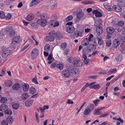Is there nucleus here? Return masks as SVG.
<instances>
[{"label": "nucleus", "mask_w": 125, "mask_h": 125, "mask_svg": "<svg viewBox=\"0 0 125 125\" xmlns=\"http://www.w3.org/2000/svg\"><path fill=\"white\" fill-rule=\"evenodd\" d=\"M50 49V46L49 44H46L45 45L44 47V50L46 51H49Z\"/></svg>", "instance_id": "nucleus-35"}, {"label": "nucleus", "mask_w": 125, "mask_h": 125, "mask_svg": "<svg viewBox=\"0 0 125 125\" xmlns=\"http://www.w3.org/2000/svg\"><path fill=\"white\" fill-rule=\"evenodd\" d=\"M72 63L75 66L78 67L81 65V62L79 60H75L73 61Z\"/></svg>", "instance_id": "nucleus-15"}, {"label": "nucleus", "mask_w": 125, "mask_h": 125, "mask_svg": "<svg viewBox=\"0 0 125 125\" xmlns=\"http://www.w3.org/2000/svg\"><path fill=\"white\" fill-rule=\"evenodd\" d=\"M100 86L99 84H95L93 86H91L90 88L91 89H94L95 90H98L100 88Z\"/></svg>", "instance_id": "nucleus-31"}, {"label": "nucleus", "mask_w": 125, "mask_h": 125, "mask_svg": "<svg viewBox=\"0 0 125 125\" xmlns=\"http://www.w3.org/2000/svg\"><path fill=\"white\" fill-rule=\"evenodd\" d=\"M39 54V51L36 48L33 49L32 51L31 54V58L32 59L35 58Z\"/></svg>", "instance_id": "nucleus-3"}, {"label": "nucleus", "mask_w": 125, "mask_h": 125, "mask_svg": "<svg viewBox=\"0 0 125 125\" xmlns=\"http://www.w3.org/2000/svg\"><path fill=\"white\" fill-rule=\"evenodd\" d=\"M29 95L27 93H25L22 94L21 96V98L23 100H25L29 97Z\"/></svg>", "instance_id": "nucleus-24"}, {"label": "nucleus", "mask_w": 125, "mask_h": 125, "mask_svg": "<svg viewBox=\"0 0 125 125\" xmlns=\"http://www.w3.org/2000/svg\"><path fill=\"white\" fill-rule=\"evenodd\" d=\"M1 123L2 125H9L8 123L5 120H2Z\"/></svg>", "instance_id": "nucleus-55"}, {"label": "nucleus", "mask_w": 125, "mask_h": 125, "mask_svg": "<svg viewBox=\"0 0 125 125\" xmlns=\"http://www.w3.org/2000/svg\"><path fill=\"white\" fill-rule=\"evenodd\" d=\"M83 27L85 28V32L86 33H88L91 30L90 29L88 28L89 27V25H83Z\"/></svg>", "instance_id": "nucleus-32"}, {"label": "nucleus", "mask_w": 125, "mask_h": 125, "mask_svg": "<svg viewBox=\"0 0 125 125\" xmlns=\"http://www.w3.org/2000/svg\"><path fill=\"white\" fill-rule=\"evenodd\" d=\"M5 114L8 115H11L12 114V112L11 110L8 108V107L7 109L4 112Z\"/></svg>", "instance_id": "nucleus-27"}, {"label": "nucleus", "mask_w": 125, "mask_h": 125, "mask_svg": "<svg viewBox=\"0 0 125 125\" xmlns=\"http://www.w3.org/2000/svg\"><path fill=\"white\" fill-rule=\"evenodd\" d=\"M101 34H97L96 35V38L98 40L99 39H102V38L101 37V36L100 35Z\"/></svg>", "instance_id": "nucleus-62"}, {"label": "nucleus", "mask_w": 125, "mask_h": 125, "mask_svg": "<svg viewBox=\"0 0 125 125\" xmlns=\"http://www.w3.org/2000/svg\"><path fill=\"white\" fill-rule=\"evenodd\" d=\"M33 102V100H27L25 102V105L26 107H30L31 106Z\"/></svg>", "instance_id": "nucleus-14"}, {"label": "nucleus", "mask_w": 125, "mask_h": 125, "mask_svg": "<svg viewBox=\"0 0 125 125\" xmlns=\"http://www.w3.org/2000/svg\"><path fill=\"white\" fill-rule=\"evenodd\" d=\"M111 23L112 26L114 27H116L118 25L117 23L118 22L117 21H115V20H113L111 22Z\"/></svg>", "instance_id": "nucleus-41"}, {"label": "nucleus", "mask_w": 125, "mask_h": 125, "mask_svg": "<svg viewBox=\"0 0 125 125\" xmlns=\"http://www.w3.org/2000/svg\"><path fill=\"white\" fill-rule=\"evenodd\" d=\"M29 91L30 93L32 94H34L36 92V91L35 88L32 87L30 88Z\"/></svg>", "instance_id": "nucleus-34"}, {"label": "nucleus", "mask_w": 125, "mask_h": 125, "mask_svg": "<svg viewBox=\"0 0 125 125\" xmlns=\"http://www.w3.org/2000/svg\"><path fill=\"white\" fill-rule=\"evenodd\" d=\"M93 13L95 14V16L97 17H101L102 15L101 13L97 10H95L92 11Z\"/></svg>", "instance_id": "nucleus-18"}, {"label": "nucleus", "mask_w": 125, "mask_h": 125, "mask_svg": "<svg viewBox=\"0 0 125 125\" xmlns=\"http://www.w3.org/2000/svg\"><path fill=\"white\" fill-rule=\"evenodd\" d=\"M56 65V63L54 62L51 65V67L52 68H54L55 67Z\"/></svg>", "instance_id": "nucleus-64"}, {"label": "nucleus", "mask_w": 125, "mask_h": 125, "mask_svg": "<svg viewBox=\"0 0 125 125\" xmlns=\"http://www.w3.org/2000/svg\"><path fill=\"white\" fill-rule=\"evenodd\" d=\"M100 101V100L99 99H97L95 100H94L93 101V102L94 103V105L95 106H97V103L99 102Z\"/></svg>", "instance_id": "nucleus-59"}, {"label": "nucleus", "mask_w": 125, "mask_h": 125, "mask_svg": "<svg viewBox=\"0 0 125 125\" xmlns=\"http://www.w3.org/2000/svg\"><path fill=\"white\" fill-rule=\"evenodd\" d=\"M124 22L122 21H119L118 22V25L119 26H122L124 24Z\"/></svg>", "instance_id": "nucleus-53"}, {"label": "nucleus", "mask_w": 125, "mask_h": 125, "mask_svg": "<svg viewBox=\"0 0 125 125\" xmlns=\"http://www.w3.org/2000/svg\"><path fill=\"white\" fill-rule=\"evenodd\" d=\"M12 15L10 13H8L6 16V19L7 20H9L10 19Z\"/></svg>", "instance_id": "nucleus-56"}, {"label": "nucleus", "mask_w": 125, "mask_h": 125, "mask_svg": "<svg viewBox=\"0 0 125 125\" xmlns=\"http://www.w3.org/2000/svg\"><path fill=\"white\" fill-rule=\"evenodd\" d=\"M112 10L116 12H120L122 10L121 7L118 5H115L113 6L112 7Z\"/></svg>", "instance_id": "nucleus-8"}, {"label": "nucleus", "mask_w": 125, "mask_h": 125, "mask_svg": "<svg viewBox=\"0 0 125 125\" xmlns=\"http://www.w3.org/2000/svg\"><path fill=\"white\" fill-rule=\"evenodd\" d=\"M5 17V15L4 12L3 11L0 12V18L1 19L4 18Z\"/></svg>", "instance_id": "nucleus-46"}, {"label": "nucleus", "mask_w": 125, "mask_h": 125, "mask_svg": "<svg viewBox=\"0 0 125 125\" xmlns=\"http://www.w3.org/2000/svg\"><path fill=\"white\" fill-rule=\"evenodd\" d=\"M100 20H98L96 21L95 22L94 25L97 27H96V31L97 34H102L103 33V31L102 28L100 27L101 24L100 22Z\"/></svg>", "instance_id": "nucleus-1"}, {"label": "nucleus", "mask_w": 125, "mask_h": 125, "mask_svg": "<svg viewBox=\"0 0 125 125\" xmlns=\"http://www.w3.org/2000/svg\"><path fill=\"white\" fill-rule=\"evenodd\" d=\"M34 17V15L33 14L30 13L27 16L26 18V19L27 21H31L33 19Z\"/></svg>", "instance_id": "nucleus-13"}, {"label": "nucleus", "mask_w": 125, "mask_h": 125, "mask_svg": "<svg viewBox=\"0 0 125 125\" xmlns=\"http://www.w3.org/2000/svg\"><path fill=\"white\" fill-rule=\"evenodd\" d=\"M96 48V46L92 44H90L89 46V49L88 50V52H89H89L95 50Z\"/></svg>", "instance_id": "nucleus-16"}, {"label": "nucleus", "mask_w": 125, "mask_h": 125, "mask_svg": "<svg viewBox=\"0 0 125 125\" xmlns=\"http://www.w3.org/2000/svg\"><path fill=\"white\" fill-rule=\"evenodd\" d=\"M18 43H15L14 41H11V43L10 45V47L12 50H14L16 48V46Z\"/></svg>", "instance_id": "nucleus-28"}, {"label": "nucleus", "mask_w": 125, "mask_h": 125, "mask_svg": "<svg viewBox=\"0 0 125 125\" xmlns=\"http://www.w3.org/2000/svg\"><path fill=\"white\" fill-rule=\"evenodd\" d=\"M56 17L52 15L51 18L50 23H51V26L53 25V23L54 21H55V20L56 19Z\"/></svg>", "instance_id": "nucleus-30"}, {"label": "nucleus", "mask_w": 125, "mask_h": 125, "mask_svg": "<svg viewBox=\"0 0 125 125\" xmlns=\"http://www.w3.org/2000/svg\"><path fill=\"white\" fill-rule=\"evenodd\" d=\"M73 18V16L71 15H69L65 19L66 21H68L71 20Z\"/></svg>", "instance_id": "nucleus-43"}, {"label": "nucleus", "mask_w": 125, "mask_h": 125, "mask_svg": "<svg viewBox=\"0 0 125 125\" xmlns=\"http://www.w3.org/2000/svg\"><path fill=\"white\" fill-rule=\"evenodd\" d=\"M75 30V28L73 26H69L66 29L67 32L69 33H73Z\"/></svg>", "instance_id": "nucleus-12"}, {"label": "nucleus", "mask_w": 125, "mask_h": 125, "mask_svg": "<svg viewBox=\"0 0 125 125\" xmlns=\"http://www.w3.org/2000/svg\"><path fill=\"white\" fill-rule=\"evenodd\" d=\"M29 85L27 83H25L22 86V90L24 92L27 91L29 89Z\"/></svg>", "instance_id": "nucleus-20"}, {"label": "nucleus", "mask_w": 125, "mask_h": 125, "mask_svg": "<svg viewBox=\"0 0 125 125\" xmlns=\"http://www.w3.org/2000/svg\"><path fill=\"white\" fill-rule=\"evenodd\" d=\"M2 52V55L3 57H5L8 55L11 54L12 52V51L11 50H3Z\"/></svg>", "instance_id": "nucleus-7"}, {"label": "nucleus", "mask_w": 125, "mask_h": 125, "mask_svg": "<svg viewBox=\"0 0 125 125\" xmlns=\"http://www.w3.org/2000/svg\"><path fill=\"white\" fill-rule=\"evenodd\" d=\"M113 119L114 120H117L119 121L121 123H123V121L120 118H117L116 117H113Z\"/></svg>", "instance_id": "nucleus-57"}, {"label": "nucleus", "mask_w": 125, "mask_h": 125, "mask_svg": "<svg viewBox=\"0 0 125 125\" xmlns=\"http://www.w3.org/2000/svg\"><path fill=\"white\" fill-rule=\"evenodd\" d=\"M89 42L87 40V38H85L82 41V44L83 46H87L89 44Z\"/></svg>", "instance_id": "nucleus-21"}, {"label": "nucleus", "mask_w": 125, "mask_h": 125, "mask_svg": "<svg viewBox=\"0 0 125 125\" xmlns=\"http://www.w3.org/2000/svg\"><path fill=\"white\" fill-rule=\"evenodd\" d=\"M62 74L65 77L67 78L70 75L69 71L67 69H64L62 71Z\"/></svg>", "instance_id": "nucleus-11"}, {"label": "nucleus", "mask_w": 125, "mask_h": 125, "mask_svg": "<svg viewBox=\"0 0 125 125\" xmlns=\"http://www.w3.org/2000/svg\"><path fill=\"white\" fill-rule=\"evenodd\" d=\"M121 56L119 55H118L116 56L115 59L117 61H121L122 60Z\"/></svg>", "instance_id": "nucleus-47"}, {"label": "nucleus", "mask_w": 125, "mask_h": 125, "mask_svg": "<svg viewBox=\"0 0 125 125\" xmlns=\"http://www.w3.org/2000/svg\"><path fill=\"white\" fill-rule=\"evenodd\" d=\"M100 110L99 108L97 109H95L94 112L93 113V114L94 115H100L102 114V112L100 111Z\"/></svg>", "instance_id": "nucleus-26"}, {"label": "nucleus", "mask_w": 125, "mask_h": 125, "mask_svg": "<svg viewBox=\"0 0 125 125\" xmlns=\"http://www.w3.org/2000/svg\"><path fill=\"white\" fill-rule=\"evenodd\" d=\"M6 69L5 68H3L1 71V74H0V76H2L5 73L6 71Z\"/></svg>", "instance_id": "nucleus-51"}, {"label": "nucleus", "mask_w": 125, "mask_h": 125, "mask_svg": "<svg viewBox=\"0 0 125 125\" xmlns=\"http://www.w3.org/2000/svg\"><path fill=\"white\" fill-rule=\"evenodd\" d=\"M52 55V54H50L48 56V60H52L53 59Z\"/></svg>", "instance_id": "nucleus-61"}, {"label": "nucleus", "mask_w": 125, "mask_h": 125, "mask_svg": "<svg viewBox=\"0 0 125 125\" xmlns=\"http://www.w3.org/2000/svg\"><path fill=\"white\" fill-rule=\"evenodd\" d=\"M8 107L7 105L3 104L0 105V111L2 112H4Z\"/></svg>", "instance_id": "nucleus-19"}, {"label": "nucleus", "mask_w": 125, "mask_h": 125, "mask_svg": "<svg viewBox=\"0 0 125 125\" xmlns=\"http://www.w3.org/2000/svg\"><path fill=\"white\" fill-rule=\"evenodd\" d=\"M56 36L57 38L59 39H61L62 37L61 33L59 32H58L56 33Z\"/></svg>", "instance_id": "nucleus-37"}, {"label": "nucleus", "mask_w": 125, "mask_h": 125, "mask_svg": "<svg viewBox=\"0 0 125 125\" xmlns=\"http://www.w3.org/2000/svg\"><path fill=\"white\" fill-rule=\"evenodd\" d=\"M109 113H107L105 114H103L99 116L100 117H105L107 116L109 114Z\"/></svg>", "instance_id": "nucleus-58"}, {"label": "nucleus", "mask_w": 125, "mask_h": 125, "mask_svg": "<svg viewBox=\"0 0 125 125\" xmlns=\"http://www.w3.org/2000/svg\"><path fill=\"white\" fill-rule=\"evenodd\" d=\"M116 68L111 69L108 72V73L109 74L112 73L116 71Z\"/></svg>", "instance_id": "nucleus-50"}, {"label": "nucleus", "mask_w": 125, "mask_h": 125, "mask_svg": "<svg viewBox=\"0 0 125 125\" xmlns=\"http://www.w3.org/2000/svg\"><path fill=\"white\" fill-rule=\"evenodd\" d=\"M47 17V14L46 13H43L40 16L41 19H45Z\"/></svg>", "instance_id": "nucleus-52"}, {"label": "nucleus", "mask_w": 125, "mask_h": 125, "mask_svg": "<svg viewBox=\"0 0 125 125\" xmlns=\"http://www.w3.org/2000/svg\"><path fill=\"white\" fill-rule=\"evenodd\" d=\"M67 45V44L65 42L62 43L61 45V48L62 49H65Z\"/></svg>", "instance_id": "nucleus-45"}, {"label": "nucleus", "mask_w": 125, "mask_h": 125, "mask_svg": "<svg viewBox=\"0 0 125 125\" xmlns=\"http://www.w3.org/2000/svg\"><path fill=\"white\" fill-rule=\"evenodd\" d=\"M12 107L15 109H17L19 107V105L18 103H14L12 105Z\"/></svg>", "instance_id": "nucleus-36"}, {"label": "nucleus", "mask_w": 125, "mask_h": 125, "mask_svg": "<svg viewBox=\"0 0 125 125\" xmlns=\"http://www.w3.org/2000/svg\"><path fill=\"white\" fill-rule=\"evenodd\" d=\"M56 67L59 70H62L63 69V65L62 64L60 63L56 65Z\"/></svg>", "instance_id": "nucleus-38"}, {"label": "nucleus", "mask_w": 125, "mask_h": 125, "mask_svg": "<svg viewBox=\"0 0 125 125\" xmlns=\"http://www.w3.org/2000/svg\"><path fill=\"white\" fill-rule=\"evenodd\" d=\"M37 22V24L43 27L45 26L47 24V21L45 19H39Z\"/></svg>", "instance_id": "nucleus-4"}, {"label": "nucleus", "mask_w": 125, "mask_h": 125, "mask_svg": "<svg viewBox=\"0 0 125 125\" xmlns=\"http://www.w3.org/2000/svg\"><path fill=\"white\" fill-rule=\"evenodd\" d=\"M40 2V1L38 0H32L30 3V6L32 7L35 5L38 4Z\"/></svg>", "instance_id": "nucleus-22"}, {"label": "nucleus", "mask_w": 125, "mask_h": 125, "mask_svg": "<svg viewBox=\"0 0 125 125\" xmlns=\"http://www.w3.org/2000/svg\"><path fill=\"white\" fill-rule=\"evenodd\" d=\"M106 43L107 46L110 47L111 44V41L110 40L107 41Z\"/></svg>", "instance_id": "nucleus-60"}, {"label": "nucleus", "mask_w": 125, "mask_h": 125, "mask_svg": "<svg viewBox=\"0 0 125 125\" xmlns=\"http://www.w3.org/2000/svg\"><path fill=\"white\" fill-rule=\"evenodd\" d=\"M94 36L92 34H90L88 38H87V40L89 42H91L93 40Z\"/></svg>", "instance_id": "nucleus-44"}, {"label": "nucleus", "mask_w": 125, "mask_h": 125, "mask_svg": "<svg viewBox=\"0 0 125 125\" xmlns=\"http://www.w3.org/2000/svg\"><path fill=\"white\" fill-rule=\"evenodd\" d=\"M7 98L5 97H2L0 102L2 103H6L7 102Z\"/></svg>", "instance_id": "nucleus-48"}, {"label": "nucleus", "mask_w": 125, "mask_h": 125, "mask_svg": "<svg viewBox=\"0 0 125 125\" xmlns=\"http://www.w3.org/2000/svg\"><path fill=\"white\" fill-rule=\"evenodd\" d=\"M76 15L77 18L76 21H75V23H76L79 21L81 18L83 17L84 14L81 11H80L77 12Z\"/></svg>", "instance_id": "nucleus-6"}, {"label": "nucleus", "mask_w": 125, "mask_h": 125, "mask_svg": "<svg viewBox=\"0 0 125 125\" xmlns=\"http://www.w3.org/2000/svg\"><path fill=\"white\" fill-rule=\"evenodd\" d=\"M32 81L33 83L35 84H38L37 81V76L36 75H35L34 78L32 79Z\"/></svg>", "instance_id": "nucleus-42"}, {"label": "nucleus", "mask_w": 125, "mask_h": 125, "mask_svg": "<svg viewBox=\"0 0 125 125\" xmlns=\"http://www.w3.org/2000/svg\"><path fill=\"white\" fill-rule=\"evenodd\" d=\"M117 30V31L118 32L119 31L117 29H115L111 27H107L106 29V31L107 33L109 34L110 35H111L115 31ZM116 31H115V32Z\"/></svg>", "instance_id": "nucleus-5"}, {"label": "nucleus", "mask_w": 125, "mask_h": 125, "mask_svg": "<svg viewBox=\"0 0 125 125\" xmlns=\"http://www.w3.org/2000/svg\"><path fill=\"white\" fill-rule=\"evenodd\" d=\"M83 33L80 31H77L76 33H75V35L77 37H81L82 36Z\"/></svg>", "instance_id": "nucleus-49"}, {"label": "nucleus", "mask_w": 125, "mask_h": 125, "mask_svg": "<svg viewBox=\"0 0 125 125\" xmlns=\"http://www.w3.org/2000/svg\"><path fill=\"white\" fill-rule=\"evenodd\" d=\"M81 3L84 5L94 4L95 2L94 1H89L88 0L83 1L81 2Z\"/></svg>", "instance_id": "nucleus-23"}, {"label": "nucleus", "mask_w": 125, "mask_h": 125, "mask_svg": "<svg viewBox=\"0 0 125 125\" xmlns=\"http://www.w3.org/2000/svg\"><path fill=\"white\" fill-rule=\"evenodd\" d=\"M91 109L89 108H87L84 111L83 114L85 115H87L90 113Z\"/></svg>", "instance_id": "nucleus-29"}, {"label": "nucleus", "mask_w": 125, "mask_h": 125, "mask_svg": "<svg viewBox=\"0 0 125 125\" xmlns=\"http://www.w3.org/2000/svg\"><path fill=\"white\" fill-rule=\"evenodd\" d=\"M98 40V44L100 45H101L103 43V41L102 39V38L101 39H99Z\"/></svg>", "instance_id": "nucleus-63"}, {"label": "nucleus", "mask_w": 125, "mask_h": 125, "mask_svg": "<svg viewBox=\"0 0 125 125\" xmlns=\"http://www.w3.org/2000/svg\"><path fill=\"white\" fill-rule=\"evenodd\" d=\"M19 38L20 37L19 36H15L13 39H12L11 41H14L15 43H18Z\"/></svg>", "instance_id": "nucleus-39"}, {"label": "nucleus", "mask_w": 125, "mask_h": 125, "mask_svg": "<svg viewBox=\"0 0 125 125\" xmlns=\"http://www.w3.org/2000/svg\"><path fill=\"white\" fill-rule=\"evenodd\" d=\"M6 30L7 31H8L10 34V35H12L15 33V31L13 30L11 27L8 26L6 28Z\"/></svg>", "instance_id": "nucleus-10"}, {"label": "nucleus", "mask_w": 125, "mask_h": 125, "mask_svg": "<svg viewBox=\"0 0 125 125\" xmlns=\"http://www.w3.org/2000/svg\"><path fill=\"white\" fill-rule=\"evenodd\" d=\"M120 42L118 39H114L113 42V45L114 47L116 48L120 44Z\"/></svg>", "instance_id": "nucleus-9"}, {"label": "nucleus", "mask_w": 125, "mask_h": 125, "mask_svg": "<svg viewBox=\"0 0 125 125\" xmlns=\"http://www.w3.org/2000/svg\"><path fill=\"white\" fill-rule=\"evenodd\" d=\"M5 85L8 87L11 86L13 84L12 81L11 80H6L5 82Z\"/></svg>", "instance_id": "nucleus-17"}, {"label": "nucleus", "mask_w": 125, "mask_h": 125, "mask_svg": "<svg viewBox=\"0 0 125 125\" xmlns=\"http://www.w3.org/2000/svg\"><path fill=\"white\" fill-rule=\"evenodd\" d=\"M59 25V22L57 21H54L53 23V25L54 27L58 26Z\"/></svg>", "instance_id": "nucleus-54"}, {"label": "nucleus", "mask_w": 125, "mask_h": 125, "mask_svg": "<svg viewBox=\"0 0 125 125\" xmlns=\"http://www.w3.org/2000/svg\"><path fill=\"white\" fill-rule=\"evenodd\" d=\"M6 119L8 122L10 124H11L13 122V118L10 115L8 116L7 118Z\"/></svg>", "instance_id": "nucleus-33"}, {"label": "nucleus", "mask_w": 125, "mask_h": 125, "mask_svg": "<svg viewBox=\"0 0 125 125\" xmlns=\"http://www.w3.org/2000/svg\"><path fill=\"white\" fill-rule=\"evenodd\" d=\"M20 88V84L17 83L14 84L12 86V88L15 90H18Z\"/></svg>", "instance_id": "nucleus-25"}, {"label": "nucleus", "mask_w": 125, "mask_h": 125, "mask_svg": "<svg viewBox=\"0 0 125 125\" xmlns=\"http://www.w3.org/2000/svg\"><path fill=\"white\" fill-rule=\"evenodd\" d=\"M104 6L105 8L108 11H111L112 10V8L111 7L108 5L106 4H104Z\"/></svg>", "instance_id": "nucleus-40"}, {"label": "nucleus", "mask_w": 125, "mask_h": 125, "mask_svg": "<svg viewBox=\"0 0 125 125\" xmlns=\"http://www.w3.org/2000/svg\"><path fill=\"white\" fill-rule=\"evenodd\" d=\"M54 31H51L49 33V35L46 36L45 38L46 41H47L52 42L54 39Z\"/></svg>", "instance_id": "nucleus-2"}]
</instances>
